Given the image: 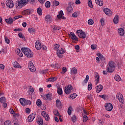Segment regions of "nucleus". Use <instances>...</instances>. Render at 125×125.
<instances>
[{
	"instance_id": "e2e57ef3",
	"label": "nucleus",
	"mask_w": 125,
	"mask_h": 125,
	"mask_svg": "<svg viewBox=\"0 0 125 125\" xmlns=\"http://www.w3.org/2000/svg\"><path fill=\"white\" fill-rule=\"evenodd\" d=\"M25 111L27 114H30V112H31V109H30L29 108H27L25 109Z\"/></svg>"
},
{
	"instance_id": "f8f14e48",
	"label": "nucleus",
	"mask_w": 125,
	"mask_h": 125,
	"mask_svg": "<svg viewBox=\"0 0 125 125\" xmlns=\"http://www.w3.org/2000/svg\"><path fill=\"white\" fill-rule=\"evenodd\" d=\"M68 36L70 37V39H71V40H72L73 41H78V38L73 32H70V34H68Z\"/></svg>"
},
{
	"instance_id": "bb28decb",
	"label": "nucleus",
	"mask_w": 125,
	"mask_h": 125,
	"mask_svg": "<svg viewBox=\"0 0 125 125\" xmlns=\"http://www.w3.org/2000/svg\"><path fill=\"white\" fill-rule=\"evenodd\" d=\"M83 123H85L86 122H87V121L88 120V117L85 114L83 115Z\"/></svg>"
},
{
	"instance_id": "a18cd8bd",
	"label": "nucleus",
	"mask_w": 125,
	"mask_h": 125,
	"mask_svg": "<svg viewBox=\"0 0 125 125\" xmlns=\"http://www.w3.org/2000/svg\"><path fill=\"white\" fill-rule=\"evenodd\" d=\"M76 97H77V94L73 93L70 96L69 98H71L72 99H75Z\"/></svg>"
},
{
	"instance_id": "f257e3e1",
	"label": "nucleus",
	"mask_w": 125,
	"mask_h": 125,
	"mask_svg": "<svg viewBox=\"0 0 125 125\" xmlns=\"http://www.w3.org/2000/svg\"><path fill=\"white\" fill-rule=\"evenodd\" d=\"M21 50L27 58H32V57H33V53L30 49L26 47H22Z\"/></svg>"
},
{
	"instance_id": "052dcab7",
	"label": "nucleus",
	"mask_w": 125,
	"mask_h": 125,
	"mask_svg": "<svg viewBox=\"0 0 125 125\" xmlns=\"http://www.w3.org/2000/svg\"><path fill=\"white\" fill-rule=\"evenodd\" d=\"M18 36L19 38H21V39H24V36H23V34H22L21 32L19 33Z\"/></svg>"
},
{
	"instance_id": "f704fd0d",
	"label": "nucleus",
	"mask_w": 125,
	"mask_h": 125,
	"mask_svg": "<svg viewBox=\"0 0 125 125\" xmlns=\"http://www.w3.org/2000/svg\"><path fill=\"white\" fill-rule=\"evenodd\" d=\"M48 81H47L46 82H55V81H56V80H57V78H56V77H52L51 78H49L48 79Z\"/></svg>"
},
{
	"instance_id": "9b49d317",
	"label": "nucleus",
	"mask_w": 125,
	"mask_h": 125,
	"mask_svg": "<svg viewBox=\"0 0 125 125\" xmlns=\"http://www.w3.org/2000/svg\"><path fill=\"white\" fill-rule=\"evenodd\" d=\"M42 116L43 117V118H45V121H48L50 120L49 115H48L47 113L45 111H42V113H41Z\"/></svg>"
},
{
	"instance_id": "423d86ee",
	"label": "nucleus",
	"mask_w": 125,
	"mask_h": 125,
	"mask_svg": "<svg viewBox=\"0 0 125 125\" xmlns=\"http://www.w3.org/2000/svg\"><path fill=\"white\" fill-rule=\"evenodd\" d=\"M34 12V10L32 9H26L22 11L23 15H30V14H32Z\"/></svg>"
},
{
	"instance_id": "3c124183",
	"label": "nucleus",
	"mask_w": 125,
	"mask_h": 125,
	"mask_svg": "<svg viewBox=\"0 0 125 125\" xmlns=\"http://www.w3.org/2000/svg\"><path fill=\"white\" fill-rule=\"evenodd\" d=\"M66 72H67V68L65 67H63L62 68V75H63V74L65 73Z\"/></svg>"
},
{
	"instance_id": "2eb2a0df",
	"label": "nucleus",
	"mask_w": 125,
	"mask_h": 125,
	"mask_svg": "<svg viewBox=\"0 0 125 125\" xmlns=\"http://www.w3.org/2000/svg\"><path fill=\"white\" fill-rule=\"evenodd\" d=\"M56 106L57 108H59V109H61V108H62V104H61V101H60V100H57L56 101Z\"/></svg>"
},
{
	"instance_id": "ddd939ff",
	"label": "nucleus",
	"mask_w": 125,
	"mask_h": 125,
	"mask_svg": "<svg viewBox=\"0 0 125 125\" xmlns=\"http://www.w3.org/2000/svg\"><path fill=\"white\" fill-rule=\"evenodd\" d=\"M63 15H64V13H63V11L61 10L60 12H59V15H57V18L59 19H63V20H65V19H66V18L64 16H63Z\"/></svg>"
},
{
	"instance_id": "2f4dec72",
	"label": "nucleus",
	"mask_w": 125,
	"mask_h": 125,
	"mask_svg": "<svg viewBox=\"0 0 125 125\" xmlns=\"http://www.w3.org/2000/svg\"><path fill=\"white\" fill-rule=\"evenodd\" d=\"M42 8L39 7L38 8H37V13H38L39 15H40V16H41V15H42Z\"/></svg>"
},
{
	"instance_id": "4468645a",
	"label": "nucleus",
	"mask_w": 125,
	"mask_h": 125,
	"mask_svg": "<svg viewBox=\"0 0 125 125\" xmlns=\"http://www.w3.org/2000/svg\"><path fill=\"white\" fill-rule=\"evenodd\" d=\"M5 21L7 23V24H9V25H12L13 21H14V20L10 17L9 18V19H5Z\"/></svg>"
},
{
	"instance_id": "e433bc0d",
	"label": "nucleus",
	"mask_w": 125,
	"mask_h": 125,
	"mask_svg": "<svg viewBox=\"0 0 125 125\" xmlns=\"http://www.w3.org/2000/svg\"><path fill=\"white\" fill-rule=\"evenodd\" d=\"M114 79L115 81L117 82H120L122 79H121V77L119 75H116L115 77H114Z\"/></svg>"
},
{
	"instance_id": "c9c22d12",
	"label": "nucleus",
	"mask_w": 125,
	"mask_h": 125,
	"mask_svg": "<svg viewBox=\"0 0 125 125\" xmlns=\"http://www.w3.org/2000/svg\"><path fill=\"white\" fill-rule=\"evenodd\" d=\"M28 68L31 72H36V67H35V65H33Z\"/></svg>"
},
{
	"instance_id": "09e8293b",
	"label": "nucleus",
	"mask_w": 125,
	"mask_h": 125,
	"mask_svg": "<svg viewBox=\"0 0 125 125\" xmlns=\"http://www.w3.org/2000/svg\"><path fill=\"white\" fill-rule=\"evenodd\" d=\"M4 125H11V122L9 120H7L4 123Z\"/></svg>"
},
{
	"instance_id": "0e129e2a",
	"label": "nucleus",
	"mask_w": 125,
	"mask_h": 125,
	"mask_svg": "<svg viewBox=\"0 0 125 125\" xmlns=\"http://www.w3.org/2000/svg\"><path fill=\"white\" fill-rule=\"evenodd\" d=\"M20 52H21V50L20 49H17V50H16V53L19 55V54L20 53Z\"/></svg>"
},
{
	"instance_id": "6e6552de",
	"label": "nucleus",
	"mask_w": 125,
	"mask_h": 125,
	"mask_svg": "<svg viewBox=\"0 0 125 125\" xmlns=\"http://www.w3.org/2000/svg\"><path fill=\"white\" fill-rule=\"evenodd\" d=\"M36 117V114L32 113L27 117V120L29 123H32L34 121V119Z\"/></svg>"
},
{
	"instance_id": "20e7f679",
	"label": "nucleus",
	"mask_w": 125,
	"mask_h": 125,
	"mask_svg": "<svg viewBox=\"0 0 125 125\" xmlns=\"http://www.w3.org/2000/svg\"><path fill=\"white\" fill-rule=\"evenodd\" d=\"M104 107L106 111L110 112L113 110V104L110 103H106L105 104Z\"/></svg>"
},
{
	"instance_id": "39448f33",
	"label": "nucleus",
	"mask_w": 125,
	"mask_h": 125,
	"mask_svg": "<svg viewBox=\"0 0 125 125\" xmlns=\"http://www.w3.org/2000/svg\"><path fill=\"white\" fill-rule=\"evenodd\" d=\"M65 53V51L62 48L61 50L58 49L57 51V55L59 58H62L63 57V54Z\"/></svg>"
},
{
	"instance_id": "774afa93",
	"label": "nucleus",
	"mask_w": 125,
	"mask_h": 125,
	"mask_svg": "<svg viewBox=\"0 0 125 125\" xmlns=\"http://www.w3.org/2000/svg\"><path fill=\"white\" fill-rule=\"evenodd\" d=\"M29 91H30V92H32V93H33V92H34V88L33 87H32V86H30V88H29Z\"/></svg>"
},
{
	"instance_id": "72a5a7b5",
	"label": "nucleus",
	"mask_w": 125,
	"mask_h": 125,
	"mask_svg": "<svg viewBox=\"0 0 125 125\" xmlns=\"http://www.w3.org/2000/svg\"><path fill=\"white\" fill-rule=\"evenodd\" d=\"M72 111H73V107H72V106H69L67 110V113L69 116H71V114Z\"/></svg>"
},
{
	"instance_id": "c03bdc74",
	"label": "nucleus",
	"mask_w": 125,
	"mask_h": 125,
	"mask_svg": "<svg viewBox=\"0 0 125 125\" xmlns=\"http://www.w3.org/2000/svg\"><path fill=\"white\" fill-rule=\"evenodd\" d=\"M45 7H46V8H49V7H50V2L49 1H47L46 2Z\"/></svg>"
},
{
	"instance_id": "58836bf2",
	"label": "nucleus",
	"mask_w": 125,
	"mask_h": 125,
	"mask_svg": "<svg viewBox=\"0 0 125 125\" xmlns=\"http://www.w3.org/2000/svg\"><path fill=\"white\" fill-rule=\"evenodd\" d=\"M60 4V3L59 2V1L56 0H54L53 2V5L54 6H58V5H59Z\"/></svg>"
},
{
	"instance_id": "69168bd1",
	"label": "nucleus",
	"mask_w": 125,
	"mask_h": 125,
	"mask_svg": "<svg viewBox=\"0 0 125 125\" xmlns=\"http://www.w3.org/2000/svg\"><path fill=\"white\" fill-rule=\"evenodd\" d=\"M100 22L101 23L102 26H104V20L103 19H101Z\"/></svg>"
},
{
	"instance_id": "680f3d73",
	"label": "nucleus",
	"mask_w": 125,
	"mask_h": 125,
	"mask_svg": "<svg viewBox=\"0 0 125 125\" xmlns=\"http://www.w3.org/2000/svg\"><path fill=\"white\" fill-rule=\"evenodd\" d=\"M14 32H20V31H22V29L20 28H16L14 30Z\"/></svg>"
},
{
	"instance_id": "49530a36",
	"label": "nucleus",
	"mask_w": 125,
	"mask_h": 125,
	"mask_svg": "<svg viewBox=\"0 0 125 125\" xmlns=\"http://www.w3.org/2000/svg\"><path fill=\"white\" fill-rule=\"evenodd\" d=\"M95 77L96 79V82H97V83H98V82H99V79H100L99 74H98V73H97L96 74V76H95Z\"/></svg>"
},
{
	"instance_id": "473e14b6",
	"label": "nucleus",
	"mask_w": 125,
	"mask_h": 125,
	"mask_svg": "<svg viewBox=\"0 0 125 125\" xmlns=\"http://www.w3.org/2000/svg\"><path fill=\"white\" fill-rule=\"evenodd\" d=\"M51 94H50L49 93H48L45 96V99H47V100H51Z\"/></svg>"
},
{
	"instance_id": "9d476101",
	"label": "nucleus",
	"mask_w": 125,
	"mask_h": 125,
	"mask_svg": "<svg viewBox=\"0 0 125 125\" xmlns=\"http://www.w3.org/2000/svg\"><path fill=\"white\" fill-rule=\"evenodd\" d=\"M116 97L122 104H124L125 103V101H124V99H123V96L122 95V94L117 93Z\"/></svg>"
},
{
	"instance_id": "c756f323",
	"label": "nucleus",
	"mask_w": 125,
	"mask_h": 125,
	"mask_svg": "<svg viewBox=\"0 0 125 125\" xmlns=\"http://www.w3.org/2000/svg\"><path fill=\"white\" fill-rule=\"evenodd\" d=\"M13 66L15 67V68H21V66L19 65V63L17 62H14L13 63Z\"/></svg>"
},
{
	"instance_id": "79ce46f5",
	"label": "nucleus",
	"mask_w": 125,
	"mask_h": 125,
	"mask_svg": "<svg viewBox=\"0 0 125 125\" xmlns=\"http://www.w3.org/2000/svg\"><path fill=\"white\" fill-rule=\"evenodd\" d=\"M0 102L1 103H4L6 102V100L5 99V97H3L0 98Z\"/></svg>"
},
{
	"instance_id": "bf43d9fd",
	"label": "nucleus",
	"mask_w": 125,
	"mask_h": 125,
	"mask_svg": "<svg viewBox=\"0 0 125 125\" xmlns=\"http://www.w3.org/2000/svg\"><path fill=\"white\" fill-rule=\"evenodd\" d=\"M5 67V66H4V65L3 64H0V68L1 69L2 71H3V70H4Z\"/></svg>"
},
{
	"instance_id": "13d9d810",
	"label": "nucleus",
	"mask_w": 125,
	"mask_h": 125,
	"mask_svg": "<svg viewBox=\"0 0 125 125\" xmlns=\"http://www.w3.org/2000/svg\"><path fill=\"white\" fill-rule=\"evenodd\" d=\"M31 103L30 101L25 100V105H31Z\"/></svg>"
},
{
	"instance_id": "a211bd4d",
	"label": "nucleus",
	"mask_w": 125,
	"mask_h": 125,
	"mask_svg": "<svg viewBox=\"0 0 125 125\" xmlns=\"http://www.w3.org/2000/svg\"><path fill=\"white\" fill-rule=\"evenodd\" d=\"M45 20L47 22H52V17H51V16L48 15L45 16Z\"/></svg>"
},
{
	"instance_id": "6e6d98bb",
	"label": "nucleus",
	"mask_w": 125,
	"mask_h": 125,
	"mask_svg": "<svg viewBox=\"0 0 125 125\" xmlns=\"http://www.w3.org/2000/svg\"><path fill=\"white\" fill-rule=\"evenodd\" d=\"M72 17L74 18H77L78 17V13L77 12H74L72 14Z\"/></svg>"
},
{
	"instance_id": "a19ab883",
	"label": "nucleus",
	"mask_w": 125,
	"mask_h": 125,
	"mask_svg": "<svg viewBox=\"0 0 125 125\" xmlns=\"http://www.w3.org/2000/svg\"><path fill=\"white\" fill-rule=\"evenodd\" d=\"M67 11L68 13H71V12H73V8L71 6H69L67 8Z\"/></svg>"
},
{
	"instance_id": "a878e982",
	"label": "nucleus",
	"mask_w": 125,
	"mask_h": 125,
	"mask_svg": "<svg viewBox=\"0 0 125 125\" xmlns=\"http://www.w3.org/2000/svg\"><path fill=\"white\" fill-rule=\"evenodd\" d=\"M114 24H118L119 23V16L116 15L113 19Z\"/></svg>"
},
{
	"instance_id": "4c0bfd02",
	"label": "nucleus",
	"mask_w": 125,
	"mask_h": 125,
	"mask_svg": "<svg viewBox=\"0 0 125 125\" xmlns=\"http://www.w3.org/2000/svg\"><path fill=\"white\" fill-rule=\"evenodd\" d=\"M88 5L91 8H93V5L92 4V1L91 0H88Z\"/></svg>"
},
{
	"instance_id": "5fc2aeb1",
	"label": "nucleus",
	"mask_w": 125,
	"mask_h": 125,
	"mask_svg": "<svg viewBox=\"0 0 125 125\" xmlns=\"http://www.w3.org/2000/svg\"><path fill=\"white\" fill-rule=\"evenodd\" d=\"M5 42H6V43H7L8 44H9L10 42V41L7 37H5Z\"/></svg>"
},
{
	"instance_id": "7c9ffc66",
	"label": "nucleus",
	"mask_w": 125,
	"mask_h": 125,
	"mask_svg": "<svg viewBox=\"0 0 125 125\" xmlns=\"http://www.w3.org/2000/svg\"><path fill=\"white\" fill-rule=\"evenodd\" d=\"M57 92L59 95H62L63 94V91L62 90V88L60 87L58 88Z\"/></svg>"
},
{
	"instance_id": "4d7b16f0",
	"label": "nucleus",
	"mask_w": 125,
	"mask_h": 125,
	"mask_svg": "<svg viewBox=\"0 0 125 125\" xmlns=\"http://www.w3.org/2000/svg\"><path fill=\"white\" fill-rule=\"evenodd\" d=\"M92 89V84L90 83L88 85V90H91Z\"/></svg>"
},
{
	"instance_id": "5701e85b",
	"label": "nucleus",
	"mask_w": 125,
	"mask_h": 125,
	"mask_svg": "<svg viewBox=\"0 0 125 125\" xmlns=\"http://www.w3.org/2000/svg\"><path fill=\"white\" fill-rule=\"evenodd\" d=\"M78 73V70L75 67L73 68L71 70V74L72 76L76 75Z\"/></svg>"
},
{
	"instance_id": "864d4df0",
	"label": "nucleus",
	"mask_w": 125,
	"mask_h": 125,
	"mask_svg": "<svg viewBox=\"0 0 125 125\" xmlns=\"http://www.w3.org/2000/svg\"><path fill=\"white\" fill-rule=\"evenodd\" d=\"M94 23V21H93V20L90 19L88 21V23L89 25H93V23Z\"/></svg>"
},
{
	"instance_id": "aec40b11",
	"label": "nucleus",
	"mask_w": 125,
	"mask_h": 125,
	"mask_svg": "<svg viewBox=\"0 0 125 125\" xmlns=\"http://www.w3.org/2000/svg\"><path fill=\"white\" fill-rule=\"evenodd\" d=\"M96 88L97 92L98 93H99V92H100V91H101L102 89H103V86H102V85L101 84H100L97 85Z\"/></svg>"
},
{
	"instance_id": "f03ea898",
	"label": "nucleus",
	"mask_w": 125,
	"mask_h": 125,
	"mask_svg": "<svg viewBox=\"0 0 125 125\" xmlns=\"http://www.w3.org/2000/svg\"><path fill=\"white\" fill-rule=\"evenodd\" d=\"M116 63L113 61H110L108 63V66L106 67V71L108 73H113L115 71Z\"/></svg>"
},
{
	"instance_id": "ea45409f",
	"label": "nucleus",
	"mask_w": 125,
	"mask_h": 125,
	"mask_svg": "<svg viewBox=\"0 0 125 125\" xmlns=\"http://www.w3.org/2000/svg\"><path fill=\"white\" fill-rule=\"evenodd\" d=\"M36 104L38 107H41L42 106V101L40 99H38L36 102Z\"/></svg>"
},
{
	"instance_id": "6ab92c4d",
	"label": "nucleus",
	"mask_w": 125,
	"mask_h": 125,
	"mask_svg": "<svg viewBox=\"0 0 125 125\" xmlns=\"http://www.w3.org/2000/svg\"><path fill=\"white\" fill-rule=\"evenodd\" d=\"M118 34L119 36H121V37H123L125 35V30L123 28H120L118 29Z\"/></svg>"
},
{
	"instance_id": "4be33fe9",
	"label": "nucleus",
	"mask_w": 125,
	"mask_h": 125,
	"mask_svg": "<svg viewBox=\"0 0 125 125\" xmlns=\"http://www.w3.org/2000/svg\"><path fill=\"white\" fill-rule=\"evenodd\" d=\"M96 4L99 5L100 6H103L104 3L103 2V0H95Z\"/></svg>"
},
{
	"instance_id": "393cba45",
	"label": "nucleus",
	"mask_w": 125,
	"mask_h": 125,
	"mask_svg": "<svg viewBox=\"0 0 125 125\" xmlns=\"http://www.w3.org/2000/svg\"><path fill=\"white\" fill-rule=\"evenodd\" d=\"M85 32H82L80 34H79L78 36L79 38H81V39H85Z\"/></svg>"
},
{
	"instance_id": "603ef678",
	"label": "nucleus",
	"mask_w": 125,
	"mask_h": 125,
	"mask_svg": "<svg viewBox=\"0 0 125 125\" xmlns=\"http://www.w3.org/2000/svg\"><path fill=\"white\" fill-rule=\"evenodd\" d=\"M71 119L72 120L73 123H75L76 121H77V116L74 115L72 117H71Z\"/></svg>"
},
{
	"instance_id": "8fccbe9b",
	"label": "nucleus",
	"mask_w": 125,
	"mask_h": 125,
	"mask_svg": "<svg viewBox=\"0 0 125 125\" xmlns=\"http://www.w3.org/2000/svg\"><path fill=\"white\" fill-rule=\"evenodd\" d=\"M102 62L101 64V66L102 67V68H104V67H105L104 65H106V61H102Z\"/></svg>"
},
{
	"instance_id": "1a4fd4ad",
	"label": "nucleus",
	"mask_w": 125,
	"mask_h": 125,
	"mask_svg": "<svg viewBox=\"0 0 125 125\" xmlns=\"http://www.w3.org/2000/svg\"><path fill=\"white\" fill-rule=\"evenodd\" d=\"M6 4L8 7L9 8H12L14 6V4L13 3V1L12 0H7L6 1Z\"/></svg>"
},
{
	"instance_id": "cd10ccee",
	"label": "nucleus",
	"mask_w": 125,
	"mask_h": 125,
	"mask_svg": "<svg viewBox=\"0 0 125 125\" xmlns=\"http://www.w3.org/2000/svg\"><path fill=\"white\" fill-rule=\"evenodd\" d=\"M25 101H26V100L24 98H21L20 99V102L22 106H25Z\"/></svg>"
},
{
	"instance_id": "f3484780",
	"label": "nucleus",
	"mask_w": 125,
	"mask_h": 125,
	"mask_svg": "<svg viewBox=\"0 0 125 125\" xmlns=\"http://www.w3.org/2000/svg\"><path fill=\"white\" fill-rule=\"evenodd\" d=\"M35 47L37 50L42 49V44L40 42H35Z\"/></svg>"
},
{
	"instance_id": "dca6fc26",
	"label": "nucleus",
	"mask_w": 125,
	"mask_h": 125,
	"mask_svg": "<svg viewBox=\"0 0 125 125\" xmlns=\"http://www.w3.org/2000/svg\"><path fill=\"white\" fill-rule=\"evenodd\" d=\"M104 12L106 14V15H112V11L111 10L109 9L108 8H105L104 9Z\"/></svg>"
},
{
	"instance_id": "b1692460",
	"label": "nucleus",
	"mask_w": 125,
	"mask_h": 125,
	"mask_svg": "<svg viewBox=\"0 0 125 125\" xmlns=\"http://www.w3.org/2000/svg\"><path fill=\"white\" fill-rule=\"evenodd\" d=\"M97 56H98V57H99L100 60H101V61H105V58H104V56H103V55L100 53H99L97 54Z\"/></svg>"
},
{
	"instance_id": "412c9836",
	"label": "nucleus",
	"mask_w": 125,
	"mask_h": 125,
	"mask_svg": "<svg viewBox=\"0 0 125 125\" xmlns=\"http://www.w3.org/2000/svg\"><path fill=\"white\" fill-rule=\"evenodd\" d=\"M37 124L39 125H43V120H42V118L41 117H38L37 119Z\"/></svg>"
},
{
	"instance_id": "0eeeda50",
	"label": "nucleus",
	"mask_w": 125,
	"mask_h": 125,
	"mask_svg": "<svg viewBox=\"0 0 125 125\" xmlns=\"http://www.w3.org/2000/svg\"><path fill=\"white\" fill-rule=\"evenodd\" d=\"M73 89V87L71 85H68L64 87V92L66 94H70L71 93V90Z\"/></svg>"
},
{
	"instance_id": "37998d69",
	"label": "nucleus",
	"mask_w": 125,
	"mask_h": 125,
	"mask_svg": "<svg viewBox=\"0 0 125 125\" xmlns=\"http://www.w3.org/2000/svg\"><path fill=\"white\" fill-rule=\"evenodd\" d=\"M88 80H89V76L88 75L86 76V78L85 80L83 81L84 83H87V82H88Z\"/></svg>"
},
{
	"instance_id": "338daca9",
	"label": "nucleus",
	"mask_w": 125,
	"mask_h": 125,
	"mask_svg": "<svg viewBox=\"0 0 125 125\" xmlns=\"http://www.w3.org/2000/svg\"><path fill=\"white\" fill-rule=\"evenodd\" d=\"M91 48H92L93 50H94V49H96V46H95V45H91Z\"/></svg>"
},
{
	"instance_id": "c85d7f7f",
	"label": "nucleus",
	"mask_w": 125,
	"mask_h": 125,
	"mask_svg": "<svg viewBox=\"0 0 125 125\" xmlns=\"http://www.w3.org/2000/svg\"><path fill=\"white\" fill-rule=\"evenodd\" d=\"M53 28V31L55 32V31H58L61 29V28L59 26H57L56 25H54L52 27Z\"/></svg>"
},
{
	"instance_id": "de8ad7c7",
	"label": "nucleus",
	"mask_w": 125,
	"mask_h": 125,
	"mask_svg": "<svg viewBox=\"0 0 125 125\" xmlns=\"http://www.w3.org/2000/svg\"><path fill=\"white\" fill-rule=\"evenodd\" d=\"M35 31L36 30L35 29V28H28V32H29V33H35Z\"/></svg>"
},
{
	"instance_id": "7ed1b4c3",
	"label": "nucleus",
	"mask_w": 125,
	"mask_h": 125,
	"mask_svg": "<svg viewBox=\"0 0 125 125\" xmlns=\"http://www.w3.org/2000/svg\"><path fill=\"white\" fill-rule=\"evenodd\" d=\"M29 0H18V6H19L20 8H21L23 6H25Z\"/></svg>"
}]
</instances>
